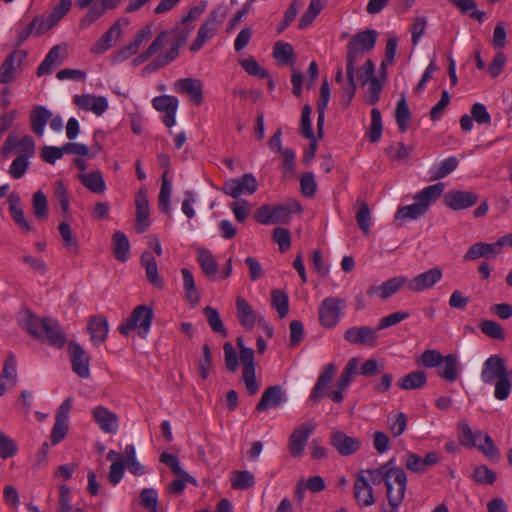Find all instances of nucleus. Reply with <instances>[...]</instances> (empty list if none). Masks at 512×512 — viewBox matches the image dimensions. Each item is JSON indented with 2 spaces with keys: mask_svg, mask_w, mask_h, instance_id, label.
<instances>
[{
  "mask_svg": "<svg viewBox=\"0 0 512 512\" xmlns=\"http://www.w3.org/2000/svg\"><path fill=\"white\" fill-rule=\"evenodd\" d=\"M154 317V311L152 307L148 305L136 306L130 317L123 321L118 327L119 332L127 336L130 331L138 330V335L141 338H146L150 332Z\"/></svg>",
  "mask_w": 512,
  "mask_h": 512,
  "instance_id": "1",
  "label": "nucleus"
},
{
  "mask_svg": "<svg viewBox=\"0 0 512 512\" xmlns=\"http://www.w3.org/2000/svg\"><path fill=\"white\" fill-rule=\"evenodd\" d=\"M345 301L337 297L325 298L319 307V321L325 328H333L340 320Z\"/></svg>",
  "mask_w": 512,
  "mask_h": 512,
  "instance_id": "2",
  "label": "nucleus"
},
{
  "mask_svg": "<svg viewBox=\"0 0 512 512\" xmlns=\"http://www.w3.org/2000/svg\"><path fill=\"white\" fill-rule=\"evenodd\" d=\"M399 471L402 473L400 486H398L396 481H393L392 477L389 483H386L388 507L382 505V512H399V506L404 500L407 488V475L405 471L400 467Z\"/></svg>",
  "mask_w": 512,
  "mask_h": 512,
  "instance_id": "3",
  "label": "nucleus"
},
{
  "mask_svg": "<svg viewBox=\"0 0 512 512\" xmlns=\"http://www.w3.org/2000/svg\"><path fill=\"white\" fill-rule=\"evenodd\" d=\"M239 357L243 365L242 378L245 387L250 395H254L259 389V384L255 377L254 350L248 347H242Z\"/></svg>",
  "mask_w": 512,
  "mask_h": 512,
  "instance_id": "4",
  "label": "nucleus"
},
{
  "mask_svg": "<svg viewBox=\"0 0 512 512\" xmlns=\"http://www.w3.org/2000/svg\"><path fill=\"white\" fill-rule=\"evenodd\" d=\"M68 354L70 356L72 370L80 378L90 377V357L87 352L75 341L68 344Z\"/></svg>",
  "mask_w": 512,
  "mask_h": 512,
  "instance_id": "5",
  "label": "nucleus"
},
{
  "mask_svg": "<svg viewBox=\"0 0 512 512\" xmlns=\"http://www.w3.org/2000/svg\"><path fill=\"white\" fill-rule=\"evenodd\" d=\"M378 329L369 326H353L344 333V339L354 345L374 347L378 341Z\"/></svg>",
  "mask_w": 512,
  "mask_h": 512,
  "instance_id": "6",
  "label": "nucleus"
},
{
  "mask_svg": "<svg viewBox=\"0 0 512 512\" xmlns=\"http://www.w3.org/2000/svg\"><path fill=\"white\" fill-rule=\"evenodd\" d=\"M479 195L473 191L450 190L444 194V204L454 211L464 210L474 206Z\"/></svg>",
  "mask_w": 512,
  "mask_h": 512,
  "instance_id": "7",
  "label": "nucleus"
},
{
  "mask_svg": "<svg viewBox=\"0 0 512 512\" xmlns=\"http://www.w3.org/2000/svg\"><path fill=\"white\" fill-rule=\"evenodd\" d=\"M443 277L442 269L439 267L431 268L423 273L408 279L407 290L418 293L433 288Z\"/></svg>",
  "mask_w": 512,
  "mask_h": 512,
  "instance_id": "8",
  "label": "nucleus"
},
{
  "mask_svg": "<svg viewBox=\"0 0 512 512\" xmlns=\"http://www.w3.org/2000/svg\"><path fill=\"white\" fill-rule=\"evenodd\" d=\"M314 429L315 427L312 423L304 422L293 430L288 442V450L293 457L302 456L307 441Z\"/></svg>",
  "mask_w": 512,
  "mask_h": 512,
  "instance_id": "9",
  "label": "nucleus"
},
{
  "mask_svg": "<svg viewBox=\"0 0 512 512\" xmlns=\"http://www.w3.org/2000/svg\"><path fill=\"white\" fill-rule=\"evenodd\" d=\"M330 444L341 456H351L360 450L362 441L357 437L348 436L343 431L336 430L330 435Z\"/></svg>",
  "mask_w": 512,
  "mask_h": 512,
  "instance_id": "10",
  "label": "nucleus"
},
{
  "mask_svg": "<svg viewBox=\"0 0 512 512\" xmlns=\"http://www.w3.org/2000/svg\"><path fill=\"white\" fill-rule=\"evenodd\" d=\"M364 473L369 474L370 480L374 485L380 484L384 482L386 483L393 478V481H396L398 486H400V482L402 479V473L399 471V467L395 465V459H390L387 463L381 465L377 469H367Z\"/></svg>",
  "mask_w": 512,
  "mask_h": 512,
  "instance_id": "11",
  "label": "nucleus"
},
{
  "mask_svg": "<svg viewBox=\"0 0 512 512\" xmlns=\"http://www.w3.org/2000/svg\"><path fill=\"white\" fill-rule=\"evenodd\" d=\"M507 374L505 360L499 355H491L488 357L482 366L481 380L485 384H493L496 379H499Z\"/></svg>",
  "mask_w": 512,
  "mask_h": 512,
  "instance_id": "12",
  "label": "nucleus"
},
{
  "mask_svg": "<svg viewBox=\"0 0 512 512\" xmlns=\"http://www.w3.org/2000/svg\"><path fill=\"white\" fill-rule=\"evenodd\" d=\"M27 58L24 50H15L10 53L0 66V83L8 84L15 80V70Z\"/></svg>",
  "mask_w": 512,
  "mask_h": 512,
  "instance_id": "13",
  "label": "nucleus"
},
{
  "mask_svg": "<svg viewBox=\"0 0 512 512\" xmlns=\"http://www.w3.org/2000/svg\"><path fill=\"white\" fill-rule=\"evenodd\" d=\"M94 421L99 425L100 429L108 434H114L117 432L119 427L118 416L108 410L106 407L99 405L92 411Z\"/></svg>",
  "mask_w": 512,
  "mask_h": 512,
  "instance_id": "14",
  "label": "nucleus"
},
{
  "mask_svg": "<svg viewBox=\"0 0 512 512\" xmlns=\"http://www.w3.org/2000/svg\"><path fill=\"white\" fill-rule=\"evenodd\" d=\"M74 103L82 110L91 111L100 116L108 109V101L104 96H94L91 94L76 95Z\"/></svg>",
  "mask_w": 512,
  "mask_h": 512,
  "instance_id": "15",
  "label": "nucleus"
},
{
  "mask_svg": "<svg viewBox=\"0 0 512 512\" xmlns=\"http://www.w3.org/2000/svg\"><path fill=\"white\" fill-rule=\"evenodd\" d=\"M285 401V393L280 385L267 387L259 402L256 405V410L264 412L269 408H276Z\"/></svg>",
  "mask_w": 512,
  "mask_h": 512,
  "instance_id": "16",
  "label": "nucleus"
},
{
  "mask_svg": "<svg viewBox=\"0 0 512 512\" xmlns=\"http://www.w3.org/2000/svg\"><path fill=\"white\" fill-rule=\"evenodd\" d=\"M43 332L51 346L61 349L66 344V334L60 327L58 321L49 317H44Z\"/></svg>",
  "mask_w": 512,
  "mask_h": 512,
  "instance_id": "17",
  "label": "nucleus"
},
{
  "mask_svg": "<svg viewBox=\"0 0 512 512\" xmlns=\"http://www.w3.org/2000/svg\"><path fill=\"white\" fill-rule=\"evenodd\" d=\"M236 309L237 318L246 330H252L255 324L259 322V318L262 317L261 314L255 312L251 305L240 296L236 298Z\"/></svg>",
  "mask_w": 512,
  "mask_h": 512,
  "instance_id": "18",
  "label": "nucleus"
},
{
  "mask_svg": "<svg viewBox=\"0 0 512 512\" xmlns=\"http://www.w3.org/2000/svg\"><path fill=\"white\" fill-rule=\"evenodd\" d=\"M136 206V231L138 233H144L148 227L149 223L147 219L149 217V203L147 199V192L144 189H140L136 195L135 199Z\"/></svg>",
  "mask_w": 512,
  "mask_h": 512,
  "instance_id": "19",
  "label": "nucleus"
},
{
  "mask_svg": "<svg viewBox=\"0 0 512 512\" xmlns=\"http://www.w3.org/2000/svg\"><path fill=\"white\" fill-rule=\"evenodd\" d=\"M335 372H336V367L332 363L326 364L323 367V369L317 379V382H316L315 386L313 387L311 394L309 396L310 401L317 402L320 398H322L326 395V389H327L329 383L331 382V380L333 379Z\"/></svg>",
  "mask_w": 512,
  "mask_h": 512,
  "instance_id": "20",
  "label": "nucleus"
},
{
  "mask_svg": "<svg viewBox=\"0 0 512 512\" xmlns=\"http://www.w3.org/2000/svg\"><path fill=\"white\" fill-rule=\"evenodd\" d=\"M363 474L364 471L357 474L353 492L360 506H371L375 502L373 490L369 485L368 479Z\"/></svg>",
  "mask_w": 512,
  "mask_h": 512,
  "instance_id": "21",
  "label": "nucleus"
},
{
  "mask_svg": "<svg viewBox=\"0 0 512 512\" xmlns=\"http://www.w3.org/2000/svg\"><path fill=\"white\" fill-rule=\"evenodd\" d=\"M175 89L179 93H186L190 96L191 102L200 105L203 102L202 83L199 79L183 78L177 80Z\"/></svg>",
  "mask_w": 512,
  "mask_h": 512,
  "instance_id": "22",
  "label": "nucleus"
},
{
  "mask_svg": "<svg viewBox=\"0 0 512 512\" xmlns=\"http://www.w3.org/2000/svg\"><path fill=\"white\" fill-rule=\"evenodd\" d=\"M88 332L90 333L91 341L95 345L105 342L109 332L107 319L99 315L92 316L89 319Z\"/></svg>",
  "mask_w": 512,
  "mask_h": 512,
  "instance_id": "23",
  "label": "nucleus"
},
{
  "mask_svg": "<svg viewBox=\"0 0 512 512\" xmlns=\"http://www.w3.org/2000/svg\"><path fill=\"white\" fill-rule=\"evenodd\" d=\"M19 324L34 339L42 338L43 318H38L30 310L26 309L20 313Z\"/></svg>",
  "mask_w": 512,
  "mask_h": 512,
  "instance_id": "24",
  "label": "nucleus"
},
{
  "mask_svg": "<svg viewBox=\"0 0 512 512\" xmlns=\"http://www.w3.org/2000/svg\"><path fill=\"white\" fill-rule=\"evenodd\" d=\"M303 208L299 201L292 199L287 204L272 206L273 224L289 222L293 213H301Z\"/></svg>",
  "mask_w": 512,
  "mask_h": 512,
  "instance_id": "25",
  "label": "nucleus"
},
{
  "mask_svg": "<svg viewBox=\"0 0 512 512\" xmlns=\"http://www.w3.org/2000/svg\"><path fill=\"white\" fill-rule=\"evenodd\" d=\"M459 359L455 354H448L443 357V362L438 367L437 374L447 382H455L460 374Z\"/></svg>",
  "mask_w": 512,
  "mask_h": 512,
  "instance_id": "26",
  "label": "nucleus"
},
{
  "mask_svg": "<svg viewBox=\"0 0 512 512\" xmlns=\"http://www.w3.org/2000/svg\"><path fill=\"white\" fill-rule=\"evenodd\" d=\"M122 34V28L120 22H115L103 36L97 40V42L91 48V52L94 54H102L109 50L113 41L118 39Z\"/></svg>",
  "mask_w": 512,
  "mask_h": 512,
  "instance_id": "27",
  "label": "nucleus"
},
{
  "mask_svg": "<svg viewBox=\"0 0 512 512\" xmlns=\"http://www.w3.org/2000/svg\"><path fill=\"white\" fill-rule=\"evenodd\" d=\"M141 264L145 268L148 282L154 287L162 288L163 280L159 275L157 262L151 252L145 251L142 253Z\"/></svg>",
  "mask_w": 512,
  "mask_h": 512,
  "instance_id": "28",
  "label": "nucleus"
},
{
  "mask_svg": "<svg viewBox=\"0 0 512 512\" xmlns=\"http://www.w3.org/2000/svg\"><path fill=\"white\" fill-rule=\"evenodd\" d=\"M501 253L494 243L477 242L473 244L464 255L465 260H476L480 257L495 258Z\"/></svg>",
  "mask_w": 512,
  "mask_h": 512,
  "instance_id": "29",
  "label": "nucleus"
},
{
  "mask_svg": "<svg viewBox=\"0 0 512 512\" xmlns=\"http://www.w3.org/2000/svg\"><path fill=\"white\" fill-rule=\"evenodd\" d=\"M52 113L45 106H35L30 113L31 130L38 136L42 137L44 129L51 118Z\"/></svg>",
  "mask_w": 512,
  "mask_h": 512,
  "instance_id": "30",
  "label": "nucleus"
},
{
  "mask_svg": "<svg viewBox=\"0 0 512 512\" xmlns=\"http://www.w3.org/2000/svg\"><path fill=\"white\" fill-rule=\"evenodd\" d=\"M21 198L19 194L12 193L8 197L9 202V211L11 213V217L15 221V223L24 231H30L31 226L29 222L25 219L24 211L20 205Z\"/></svg>",
  "mask_w": 512,
  "mask_h": 512,
  "instance_id": "31",
  "label": "nucleus"
},
{
  "mask_svg": "<svg viewBox=\"0 0 512 512\" xmlns=\"http://www.w3.org/2000/svg\"><path fill=\"white\" fill-rule=\"evenodd\" d=\"M377 35V31L367 29L363 32L355 34L348 43L354 47H357L363 52H369L374 48L376 44Z\"/></svg>",
  "mask_w": 512,
  "mask_h": 512,
  "instance_id": "32",
  "label": "nucleus"
},
{
  "mask_svg": "<svg viewBox=\"0 0 512 512\" xmlns=\"http://www.w3.org/2000/svg\"><path fill=\"white\" fill-rule=\"evenodd\" d=\"M112 246L115 258L120 262L127 261L130 251V243L125 233L116 231L112 237Z\"/></svg>",
  "mask_w": 512,
  "mask_h": 512,
  "instance_id": "33",
  "label": "nucleus"
},
{
  "mask_svg": "<svg viewBox=\"0 0 512 512\" xmlns=\"http://www.w3.org/2000/svg\"><path fill=\"white\" fill-rule=\"evenodd\" d=\"M79 180L84 187L93 193H103L106 190V184L100 171L80 174Z\"/></svg>",
  "mask_w": 512,
  "mask_h": 512,
  "instance_id": "34",
  "label": "nucleus"
},
{
  "mask_svg": "<svg viewBox=\"0 0 512 512\" xmlns=\"http://www.w3.org/2000/svg\"><path fill=\"white\" fill-rule=\"evenodd\" d=\"M428 211L427 203H420L416 201L415 203L407 206L400 207L396 214V219H412L415 220L421 216H423Z\"/></svg>",
  "mask_w": 512,
  "mask_h": 512,
  "instance_id": "35",
  "label": "nucleus"
},
{
  "mask_svg": "<svg viewBox=\"0 0 512 512\" xmlns=\"http://www.w3.org/2000/svg\"><path fill=\"white\" fill-rule=\"evenodd\" d=\"M443 191L444 184L439 182L422 189L414 196V199L420 203H427L429 207L431 203L435 202L441 196Z\"/></svg>",
  "mask_w": 512,
  "mask_h": 512,
  "instance_id": "36",
  "label": "nucleus"
},
{
  "mask_svg": "<svg viewBox=\"0 0 512 512\" xmlns=\"http://www.w3.org/2000/svg\"><path fill=\"white\" fill-rule=\"evenodd\" d=\"M455 7H457L462 14H468L471 18L482 23L485 18V12L477 9L475 0H449Z\"/></svg>",
  "mask_w": 512,
  "mask_h": 512,
  "instance_id": "37",
  "label": "nucleus"
},
{
  "mask_svg": "<svg viewBox=\"0 0 512 512\" xmlns=\"http://www.w3.org/2000/svg\"><path fill=\"white\" fill-rule=\"evenodd\" d=\"M426 381L427 377L423 371H413L402 377L398 385L403 390H413L423 387Z\"/></svg>",
  "mask_w": 512,
  "mask_h": 512,
  "instance_id": "38",
  "label": "nucleus"
},
{
  "mask_svg": "<svg viewBox=\"0 0 512 512\" xmlns=\"http://www.w3.org/2000/svg\"><path fill=\"white\" fill-rule=\"evenodd\" d=\"M408 278L405 276H397L394 278H390L387 281L383 282L380 286V297L381 299H387L396 292H398L402 287H407Z\"/></svg>",
  "mask_w": 512,
  "mask_h": 512,
  "instance_id": "39",
  "label": "nucleus"
},
{
  "mask_svg": "<svg viewBox=\"0 0 512 512\" xmlns=\"http://www.w3.org/2000/svg\"><path fill=\"white\" fill-rule=\"evenodd\" d=\"M479 441H477V447L485 456L491 459H499L500 453L498 448L495 446L493 439L485 432L478 431Z\"/></svg>",
  "mask_w": 512,
  "mask_h": 512,
  "instance_id": "40",
  "label": "nucleus"
},
{
  "mask_svg": "<svg viewBox=\"0 0 512 512\" xmlns=\"http://www.w3.org/2000/svg\"><path fill=\"white\" fill-rule=\"evenodd\" d=\"M61 56V47L59 45L54 46L48 54L45 56L44 60L40 63L37 68V76L41 77L45 74L51 72V69L54 65L60 63Z\"/></svg>",
  "mask_w": 512,
  "mask_h": 512,
  "instance_id": "41",
  "label": "nucleus"
},
{
  "mask_svg": "<svg viewBox=\"0 0 512 512\" xmlns=\"http://www.w3.org/2000/svg\"><path fill=\"white\" fill-rule=\"evenodd\" d=\"M17 379L18 375L16 357L13 353H10L4 363L0 381L7 382L11 387H14L17 384Z\"/></svg>",
  "mask_w": 512,
  "mask_h": 512,
  "instance_id": "42",
  "label": "nucleus"
},
{
  "mask_svg": "<svg viewBox=\"0 0 512 512\" xmlns=\"http://www.w3.org/2000/svg\"><path fill=\"white\" fill-rule=\"evenodd\" d=\"M324 8L321 0H311L305 13L300 17L298 22L299 29L307 28Z\"/></svg>",
  "mask_w": 512,
  "mask_h": 512,
  "instance_id": "43",
  "label": "nucleus"
},
{
  "mask_svg": "<svg viewBox=\"0 0 512 512\" xmlns=\"http://www.w3.org/2000/svg\"><path fill=\"white\" fill-rule=\"evenodd\" d=\"M204 314L207 318V322H208L210 328L215 333H218L223 338L228 336V331L225 328V326L220 318L219 312L215 308H213L211 306L205 307Z\"/></svg>",
  "mask_w": 512,
  "mask_h": 512,
  "instance_id": "44",
  "label": "nucleus"
},
{
  "mask_svg": "<svg viewBox=\"0 0 512 512\" xmlns=\"http://www.w3.org/2000/svg\"><path fill=\"white\" fill-rule=\"evenodd\" d=\"M181 273L183 276V287L187 300L192 304L198 303L200 300V295L196 289L194 277L191 271L187 268H183Z\"/></svg>",
  "mask_w": 512,
  "mask_h": 512,
  "instance_id": "45",
  "label": "nucleus"
},
{
  "mask_svg": "<svg viewBox=\"0 0 512 512\" xmlns=\"http://www.w3.org/2000/svg\"><path fill=\"white\" fill-rule=\"evenodd\" d=\"M197 261L206 275H214L217 272L218 264L208 249L197 250Z\"/></svg>",
  "mask_w": 512,
  "mask_h": 512,
  "instance_id": "46",
  "label": "nucleus"
},
{
  "mask_svg": "<svg viewBox=\"0 0 512 512\" xmlns=\"http://www.w3.org/2000/svg\"><path fill=\"white\" fill-rule=\"evenodd\" d=\"M410 119L411 113L409 107L407 105L405 97H402L398 101L395 111V120L400 132H406Z\"/></svg>",
  "mask_w": 512,
  "mask_h": 512,
  "instance_id": "47",
  "label": "nucleus"
},
{
  "mask_svg": "<svg viewBox=\"0 0 512 512\" xmlns=\"http://www.w3.org/2000/svg\"><path fill=\"white\" fill-rule=\"evenodd\" d=\"M479 328L486 336L503 341L506 338V333L503 327L494 320H483L479 324Z\"/></svg>",
  "mask_w": 512,
  "mask_h": 512,
  "instance_id": "48",
  "label": "nucleus"
},
{
  "mask_svg": "<svg viewBox=\"0 0 512 512\" xmlns=\"http://www.w3.org/2000/svg\"><path fill=\"white\" fill-rule=\"evenodd\" d=\"M152 106L155 110L160 112H172L178 109L179 100L172 95H160L153 98Z\"/></svg>",
  "mask_w": 512,
  "mask_h": 512,
  "instance_id": "49",
  "label": "nucleus"
},
{
  "mask_svg": "<svg viewBox=\"0 0 512 512\" xmlns=\"http://www.w3.org/2000/svg\"><path fill=\"white\" fill-rule=\"evenodd\" d=\"M383 131L382 116L378 108L371 110V125L368 131V138L371 143H376L380 140Z\"/></svg>",
  "mask_w": 512,
  "mask_h": 512,
  "instance_id": "50",
  "label": "nucleus"
},
{
  "mask_svg": "<svg viewBox=\"0 0 512 512\" xmlns=\"http://www.w3.org/2000/svg\"><path fill=\"white\" fill-rule=\"evenodd\" d=\"M254 483L255 478L250 471H234L232 474L231 485L234 489L245 490L251 488Z\"/></svg>",
  "mask_w": 512,
  "mask_h": 512,
  "instance_id": "51",
  "label": "nucleus"
},
{
  "mask_svg": "<svg viewBox=\"0 0 512 512\" xmlns=\"http://www.w3.org/2000/svg\"><path fill=\"white\" fill-rule=\"evenodd\" d=\"M294 56V49L291 44L278 41L273 47V57L282 65L288 64Z\"/></svg>",
  "mask_w": 512,
  "mask_h": 512,
  "instance_id": "52",
  "label": "nucleus"
},
{
  "mask_svg": "<svg viewBox=\"0 0 512 512\" xmlns=\"http://www.w3.org/2000/svg\"><path fill=\"white\" fill-rule=\"evenodd\" d=\"M459 165V161L455 156H450L442 160L433 169V179L438 180L452 173Z\"/></svg>",
  "mask_w": 512,
  "mask_h": 512,
  "instance_id": "53",
  "label": "nucleus"
},
{
  "mask_svg": "<svg viewBox=\"0 0 512 512\" xmlns=\"http://www.w3.org/2000/svg\"><path fill=\"white\" fill-rule=\"evenodd\" d=\"M271 302L280 318H284L288 314L289 299L285 292L278 289L273 290L271 293Z\"/></svg>",
  "mask_w": 512,
  "mask_h": 512,
  "instance_id": "54",
  "label": "nucleus"
},
{
  "mask_svg": "<svg viewBox=\"0 0 512 512\" xmlns=\"http://www.w3.org/2000/svg\"><path fill=\"white\" fill-rule=\"evenodd\" d=\"M358 359L351 358L345 365L339 379L337 380V386L340 389H347L351 383L353 375L357 373Z\"/></svg>",
  "mask_w": 512,
  "mask_h": 512,
  "instance_id": "55",
  "label": "nucleus"
},
{
  "mask_svg": "<svg viewBox=\"0 0 512 512\" xmlns=\"http://www.w3.org/2000/svg\"><path fill=\"white\" fill-rule=\"evenodd\" d=\"M364 53L365 52L359 50L357 47H354L349 43L347 44L346 75L355 76V67L363 58Z\"/></svg>",
  "mask_w": 512,
  "mask_h": 512,
  "instance_id": "56",
  "label": "nucleus"
},
{
  "mask_svg": "<svg viewBox=\"0 0 512 512\" xmlns=\"http://www.w3.org/2000/svg\"><path fill=\"white\" fill-rule=\"evenodd\" d=\"M356 222L364 235H368L370 233L371 211L366 202H361L356 213Z\"/></svg>",
  "mask_w": 512,
  "mask_h": 512,
  "instance_id": "57",
  "label": "nucleus"
},
{
  "mask_svg": "<svg viewBox=\"0 0 512 512\" xmlns=\"http://www.w3.org/2000/svg\"><path fill=\"white\" fill-rule=\"evenodd\" d=\"M473 479L478 484L491 485L496 479V473L485 465L476 466L473 472Z\"/></svg>",
  "mask_w": 512,
  "mask_h": 512,
  "instance_id": "58",
  "label": "nucleus"
},
{
  "mask_svg": "<svg viewBox=\"0 0 512 512\" xmlns=\"http://www.w3.org/2000/svg\"><path fill=\"white\" fill-rule=\"evenodd\" d=\"M389 429L394 437L402 435L407 427V416L403 412L388 417Z\"/></svg>",
  "mask_w": 512,
  "mask_h": 512,
  "instance_id": "59",
  "label": "nucleus"
},
{
  "mask_svg": "<svg viewBox=\"0 0 512 512\" xmlns=\"http://www.w3.org/2000/svg\"><path fill=\"white\" fill-rule=\"evenodd\" d=\"M58 231L63 240L64 247L73 253H78V242L73 238L70 225L66 222H61L58 225Z\"/></svg>",
  "mask_w": 512,
  "mask_h": 512,
  "instance_id": "60",
  "label": "nucleus"
},
{
  "mask_svg": "<svg viewBox=\"0 0 512 512\" xmlns=\"http://www.w3.org/2000/svg\"><path fill=\"white\" fill-rule=\"evenodd\" d=\"M459 439L462 445L475 447L479 441L478 431L473 432L468 423H459Z\"/></svg>",
  "mask_w": 512,
  "mask_h": 512,
  "instance_id": "61",
  "label": "nucleus"
},
{
  "mask_svg": "<svg viewBox=\"0 0 512 512\" xmlns=\"http://www.w3.org/2000/svg\"><path fill=\"white\" fill-rule=\"evenodd\" d=\"M32 206L34 215L38 219L46 218L48 215V204L46 195L42 191H37L32 197Z\"/></svg>",
  "mask_w": 512,
  "mask_h": 512,
  "instance_id": "62",
  "label": "nucleus"
},
{
  "mask_svg": "<svg viewBox=\"0 0 512 512\" xmlns=\"http://www.w3.org/2000/svg\"><path fill=\"white\" fill-rule=\"evenodd\" d=\"M214 33H215L214 28L203 23L198 30L195 40L192 42V44L190 46V50L192 52L199 51L203 47V45L206 43V41L213 37Z\"/></svg>",
  "mask_w": 512,
  "mask_h": 512,
  "instance_id": "63",
  "label": "nucleus"
},
{
  "mask_svg": "<svg viewBox=\"0 0 512 512\" xmlns=\"http://www.w3.org/2000/svg\"><path fill=\"white\" fill-rule=\"evenodd\" d=\"M493 384L495 385L494 397L497 400L504 401L510 396L512 383L508 379V374L496 379Z\"/></svg>",
  "mask_w": 512,
  "mask_h": 512,
  "instance_id": "64",
  "label": "nucleus"
}]
</instances>
